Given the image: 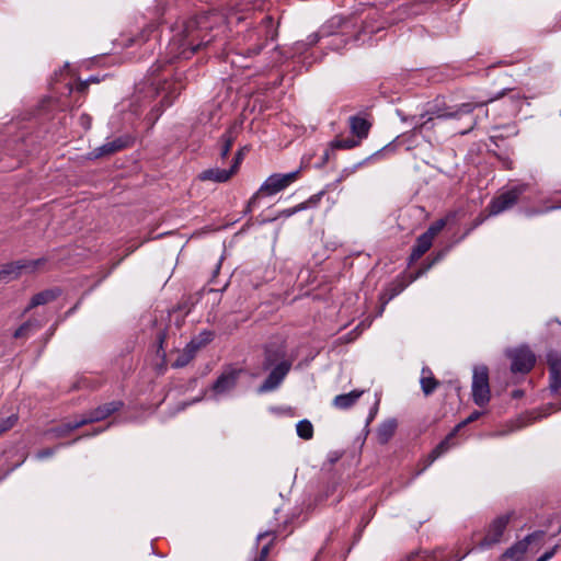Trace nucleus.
<instances>
[{
    "label": "nucleus",
    "mask_w": 561,
    "mask_h": 561,
    "mask_svg": "<svg viewBox=\"0 0 561 561\" xmlns=\"http://www.w3.org/2000/svg\"><path fill=\"white\" fill-rule=\"evenodd\" d=\"M262 367L264 370H272L260 386L259 392H270L278 388L291 368V360L287 358L286 346L283 341L273 342L265 346Z\"/></svg>",
    "instance_id": "obj_1"
},
{
    "label": "nucleus",
    "mask_w": 561,
    "mask_h": 561,
    "mask_svg": "<svg viewBox=\"0 0 561 561\" xmlns=\"http://www.w3.org/2000/svg\"><path fill=\"white\" fill-rule=\"evenodd\" d=\"M507 91H512L511 89H503L500 93H497L494 96L489 98L488 100L483 101H477V102H468L462 103L459 106H457L456 110H450L447 107H439V106H433L431 107L426 114L421 115V126L426 125L430 121H433L435 118L438 119H448V118H458L461 115L470 114L473 112L476 107H480L483 105H486L489 103H492L493 101L504 96Z\"/></svg>",
    "instance_id": "obj_2"
},
{
    "label": "nucleus",
    "mask_w": 561,
    "mask_h": 561,
    "mask_svg": "<svg viewBox=\"0 0 561 561\" xmlns=\"http://www.w3.org/2000/svg\"><path fill=\"white\" fill-rule=\"evenodd\" d=\"M300 171L296 170L289 173H275L270 175L261 185L259 191L250 198L248 207L250 209L257 206L261 196H273L278 192L288 187L291 183L298 180Z\"/></svg>",
    "instance_id": "obj_3"
},
{
    "label": "nucleus",
    "mask_w": 561,
    "mask_h": 561,
    "mask_svg": "<svg viewBox=\"0 0 561 561\" xmlns=\"http://www.w3.org/2000/svg\"><path fill=\"white\" fill-rule=\"evenodd\" d=\"M528 184L520 183L494 197L488 206L489 215L496 216L511 209L517 204L519 197L528 190Z\"/></svg>",
    "instance_id": "obj_4"
},
{
    "label": "nucleus",
    "mask_w": 561,
    "mask_h": 561,
    "mask_svg": "<svg viewBox=\"0 0 561 561\" xmlns=\"http://www.w3.org/2000/svg\"><path fill=\"white\" fill-rule=\"evenodd\" d=\"M491 398L489 369L484 365L476 366L472 376V399L479 407H484Z\"/></svg>",
    "instance_id": "obj_5"
},
{
    "label": "nucleus",
    "mask_w": 561,
    "mask_h": 561,
    "mask_svg": "<svg viewBox=\"0 0 561 561\" xmlns=\"http://www.w3.org/2000/svg\"><path fill=\"white\" fill-rule=\"evenodd\" d=\"M506 355L512 362L511 370L513 373L527 374L533 369L536 363L535 354L527 346L508 350Z\"/></svg>",
    "instance_id": "obj_6"
},
{
    "label": "nucleus",
    "mask_w": 561,
    "mask_h": 561,
    "mask_svg": "<svg viewBox=\"0 0 561 561\" xmlns=\"http://www.w3.org/2000/svg\"><path fill=\"white\" fill-rule=\"evenodd\" d=\"M43 263L44 260L39 259L3 264L0 266V282L8 283L18 278L22 274L33 273Z\"/></svg>",
    "instance_id": "obj_7"
},
{
    "label": "nucleus",
    "mask_w": 561,
    "mask_h": 561,
    "mask_svg": "<svg viewBox=\"0 0 561 561\" xmlns=\"http://www.w3.org/2000/svg\"><path fill=\"white\" fill-rule=\"evenodd\" d=\"M214 339V332L209 330L202 331L198 335L194 336L190 343L184 347L181 355L178 356V368L186 366L196 355V353L205 345L210 343Z\"/></svg>",
    "instance_id": "obj_8"
},
{
    "label": "nucleus",
    "mask_w": 561,
    "mask_h": 561,
    "mask_svg": "<svg viewBox=\"0 0 561 561\" xmlns=\"http://www.w3.org/2000/svg\"><path fill=\"white\" fill-rule=\"evenodd\" d=\"M510 522V515H502L495 518L489 526L486 535L479 542L480 549H488L501 541L504 530Z\"/></svg>",
    "instance_id": "obj_9"
},
{
    "label": "nucleus",
    "mask_w": 561,
    "mask_h": 561,
    "mask_svg": "<svg viewBox=\"0 0 561 561\" xmlns=\"http://www.w3.org/2000/svg\"><path fill=\"white\" fill-rule=\"evenodd\" d=\"M335 24V18H333L328 23L322 25L317 32L310 34L305 42H297L295 44V50L297 53H302L307 48L316 45L320 39L333 36V27Z\"/></svg>",
    "instance_id": "obj_10"
},
{
    "label": "nucleus",
    "mask_w": 561,
    "mask_h": 561,
    "mask_svg": "<svg viewBox=\"0 0 561 561\" xmlns=\"http://www.w3.org/2000/svg\"><path fill=\"white\" fill-rule=\"evenodd\" d=\"M241 369L228 368L215 381L213 391L216 396H222L231 391L238 381Z\"/></svg>",
    "instance_id": "obj_11"
},
{
    "label": "nucleus",
    "mask_w": 561,
    "mask_h": 561,
    "mask_svg": "<svg viewBox=\"0 0 561 561\" xmlns=\"http://www.w3.org/2000/svg\"><path fill=\"white\" fill-rule=\"evenodd\" d=\"M547 363L549 366V389L552 393H557L561 389V355L557 352H549Z\"/></svg>",
    "instance_id": "obj_12"
},
{
    "label": "nucleus",
    "mask_w": 561,
    "mask_h": 561,
    "mask_svg": "<svg viewBox=\"0 0 561 561\" xmlns=\"http://www.w3.org/2000/svg\"><path fill=\"white\" fill-rule=\"evenodd\" d=\"M122 408V402L113 401L105 403L103 405L98 407L96 409L90 411L89 413L80 416L81 421H85V424L100 422L105 420L114 412L118 411Z\"/></svg>",
    "instance_id": "obj_13"
},
{
    "label": "nucleus",
    "mask_w": 561,
    "mask_h": 561,
    "mask_svg": "<svg viewBox=\"0 0 561 561\" xmlns=\"http://www.w3.org/2000/svg\"><path fill=\"white\" fill-rule=\"evenodd\" d=\"M233 170L210 168L199 173L198 179L202 181H211L215 183H225L231 179Z\"/></svg>",
    "instance_id": "obj_14"
},
{
    "label": "nucleus",
    "mask_w": 561,
    "mask_h": 561,
    "mask_svg": "<svg viewBox=\"0 0 561 561\" xmlns=\"http://www.w3.org/2000/svg\"><path fill=\"white\" fill-rule=\"evenodd\" d=\"M127 146V140L124 138H117L112 141H107L106 144L95 148L91 153L90 157L98 159L101 157L110 156L115 153L118 150H122Z\"/></svg>",
    "instance_id": "obj_15"
},
{
    "label": "nucleus",
    "mask_w": 561,
    "mask_h": 561,
    "mask_svg": "<svg viewBox=\"0 0 561 561\" xmlns=\"http://www.w3.org/2000/svg\"><path fill=\"white\" fill-rule=\"evenodd\" d=\"M457 432L455 430L446 436L445 439H443L427 456V458L424 460L423 468L416 473H422L425 469H427L437 458H439L442 455H444L449 448H450V439L454 438Z\"/></svg>",
    "instance_id": "obj_16"
},
{
    "label": "nucleus",
    "mask_w": 561,
    "mask_h": 561,
    "mask_svg": "<svg viewBox=\"0 0 561 561\" xmlns=\"http://www.w3.org/2000/svg\"><path fill=\"white\" fill-rule=\"evenodd\" d=\"M85 425V421H81L80 417H76L73 421H67L61 423L58 426L50 428L47 432V435L53 438L65 437L69 435L72 431Z\"/></svg>",
    "instance_id": "obj_17"
},
{
    "label": "nucleus",
    "mask_w": 561,
    "mask_h": 561,
    "mask_svg": "<svg viewBox=\"0 0 561 561\" xmlns=\"http://www.w3.org/2000/svg\"><path fill=\"white\" fill-rule=\"evenodd\" d=\"M433 240L422 233L417 237L415 244L412 248L409 262L413 263L420 260L432 247Z\"/></svg>",
    "instance_id": "obj_18"
},
{
    "label": "nucleus",
    "mask_w": 561,
    "mask_h": 561,
    "mask_svg": "<svg viewBox=\"0 0 561 561\" xmlns=\"http://www.w3.org/2000/svg\"><path fill=\"white\" fill-rule=\"evenodd\" d=\"M420 383L422 391L426 397L432 394L439 386V381L434 377L428 367L422 368Z\"/></svg>",
    "instance_id": "obj_19"
},
{
    "label": "nucleus",
    "mask_w": 561,
    "mask_h": 561,
    "mask_svg": "<svg viewBox=\"0 0 561 561\" xmlns=\"http://www.w3.org/2000/svg\"><path fill=\"white\" fill-rule=\"evenodd\" d=\"M266 538H270L268 541L262 545L260 551L253 557L251 561H266L270 554L271 547L275 539V534L272 531H265L259 534L256 538L259 543L265 540Z\"/></svg>",
    "instance_id": "obj_20"
},
{
    "label": "nucleus",
    "mask_w": 561,
    "mask_h": 561,
    "mask_svg": "<svg viewBox=\"0 0 561 561\" xmlns=\"http://www.w3.org/2000/svg\"><path fill=\"white\" fill-rule=\"evenodd\" d=\"M363 393V390H353L348 393L339 394L334 398L333 405L341 410L348 409L362 397Z\"/></svg>",
    "instance_id": "obj_21"
},
{
    "label": "nucleus",
    "mask_w": 561,
    "mask_h": 561,
    "mask_svg": "<svg viewBox=\"0 0 561 561\" xmlns=\"http://www.w3.org/2000/svg\"><path fill=\"white\" fill-rule=\"evenodd\" d=\"M547 534L542 530L526 536L523 541L527 542V553H537L545 545Z\"/></svg>",
    "instance_id": "obj_22"
},
{
    "label": "nucleus",
    "mask_w": 561,
    "mask_h": 561,
    "mask_svg": "<svg viewBox=\"0 0 561 561\" xmlns=\"http://www.w3.org/2000/svg\"><path fill=\"white\" fill-rule=\"evenodd\" d=\"M350 127L354 135H356L359 139L366 138L369 129L370 123L360 116H352L350 118Z\"/></svg>",
    "instance_id": "obj_23"
},
{
    "label": "nucleus",
    "mask_w": 561,
    "mask_h": 561,
    "mask_svg": "<svg viewBox=\"0 0 561 561\" xmlns=\"http://www.w3.org/2000/svg\"><path fill=\"white\" fill-rule=\"evenodd\" d=\"M397 428V422L396 420H387L380 426L377 431V437L378 442L380 444H386L390 440V438L393 436Z\"/></svg>",
    "instance_id": "obj_24"
},
{
    "label": "nucleus",
    "mask_w": 561,
    "mask_h": 561,
    "mask_svg": "<svg viewBox=\"0 0 561 561\" xmlns=\"http://www.w3.org/2000/svg\"><path fill=\"white\" fill-rule=\"evenodd\" d=\"M58 295H59V290H57V289H47V290L41 291V293L36 294L35 296H33L27 310L31 308L50 302L54 299H56Z\"/></svg>",
    "instance_id": "obj_25"
},
{
    "label": "nucleus",
    "mask_w": 561,
    "mask_h": 561,
    "mask_svg": "<svg viewBox=\"0 0 561 561\" xmlns=\"http://www.w3.org/2000/svg\"><path fill=\"white\" fill-rule=\"evenodd\" d=\"M525 554H527V542L520 540L507 549L504 557L513 561H520Z\"/></svg>",
    "instance_id": "obj_26"
},
{
    "label": "nucleus",
    "mask_w": 561,
    "mask_h": 561,
    "mask_svg": "<svg viewBox=\"0 0 561 561\" xmlns=\"http://www.w3.org/2000/svg\"><path fill=\"white\" fill-rule=\"evenodd\" d=\"M152 84L159 85L157 88V94H163L162 101L167 100L168 101V105H171L172 102H173L172 95H171V93H172V91H171L172 90V83L167 82L165 78H163V82H162V78L157 77L154 79V81L152 82Z\"/></svg>",
    "instance_id": "obj_27"
},
{
    "label": "nucleus",
    "mask_w": 561,
    "mask_h": 561,
    "mask_svg": "<svg viewBox=\"0 0 561 561\" xmlns=\"http://www.w3.org/2000/svg\"><path fill=\"white\" fill-rule=\"evenodd\" d=\"M297 435L306 440L313 437V425L308 420H301L296 425Z\"/></svg>",
    "instance_id": "obj_28"
},
{
    "label": "nucleus",
    "mask_w": 561,
    "mask_h": 561,
    "mask_svg": "<svg viewBox=\"0 0 561 561\" xmlns=\"http://www.w3.org/2000/svg\"><path fill=\"white\" fill-rule=\"evenodd\" d=\"M221 140H222V146H221V150H220V158L226 159L228 157V154L233 146V141H234L232 131L231 130L226 131L221 136Z\"/></svg>",
    "instance_id": "obj_29"
},
{
    "label": "nucleus",
    "mask_w": 561,
    "mask_h": 561,
    "mask_svg": "<svg viewBox=\"0 0 561 561\" xmlns=\"http://www.w3.org/2000/svg\"><path fill=\"white\" fill-rule=\"evenodd\" d=\"M447 218H440L436 221H434L425 232H423L425 236H427L431 240L434 241V238L445 228L447 225Z\"/></svg>",
    "instance_id": "obj_30"
},
{
    "label": "nucleus",
    "mask_w": 561,
    "mask_h": 561,
    "mask_svg": "<svg viewBox=\"0 0 561 561\" xmlns=\"http://www.w3.org/2000/svg\"><path fill=\"white\" fill-rule=\"evenodd\" d=\"M405 288V284L403 282H396L390 284V286L387 288L385 296H387L386 302L393 299L396 296H398L400 293H402Z\"/></svg>",
    "instance_id": "obj_31"
},
{
    "label": "nucleus",
    "mask_w": 561,
    "mask_h": 561,
    "mask_svg": "<svg viewBox=\"0 0 561 561\" xmlns=\"http://www.w3.org/2000/svg\"><path fill=\"white\" fill-rule=\"evenodd\" d=\"M358 145L357 140H354L352 138L347 139H336L332 141L331 146L334 149H351Z\"/></svg>",
    "instance_id": "obj_32"
},
{
    "label": "nucleus",
    "mask_w": 561,
    "mask_h": 561,
    "mask_svg": "<svg viewBox=\"0 0 561 561\" xmlns=\"http://www.w3.org/2000/svg\"><path fill=\"white\" fill-rule=\"evenodd\" d=\"M335 23L336 24L333 27L334 31L340 26L341 20L335 19ZM345 45H346V39L343 36H336V34L334 33L333 38L331 41L332 49H340L341 47H343Z\"/></svg>",
    "instance_id": "obj_33"
},
{
    "label": "nucleus",
    "mask_w": 561,
    "mask_h": 561,
    "mask_svg": "<svg viewBox=\"0 0 561 561\" xmlns=\"http://www.w3.org/2000/svg\"><path fill=\"white\" fill-rule=\"evenodd\" d=\"M16 421L18 416L15 414H12L5 419H0V435L12 428Z\"/></svg>",
    "instance_id": "obj_34"
},
{
    "label": "nucleus",
    "mask_w": 561,
    "mask_h": 561,
    "mask_svg": "<svg viewBox=\"0 0 561 561\" xmlns=\"http://www.w3.org/2000/svg\"><path fill=\"white\" fill-rule=\"evenodd\" d=\"M307 208H308V203H300L294 207L282 210L279 213V217L288 218V217L295 215L296 213L305 210Z\"/></svg>",
    "instance_id": "obj_35"
},
{
    "label": "nucleus",
    "mask_w": 561,
    "mask_h": 561,
    "mask_svg": "<svg viewBox=\"0 0 561 561\" xmlns=\"http://www.w3.org/2000/svg\"><path fill=\"white\" fill-rule=\"evenodd\" d=\"M397 149V145L394 144V141L386 145L383 148H381L380 150H378L377 152H375L371 158H378V157H386L388 154H391L396 151Z\"/></svg>",
    "instance_id": "obj_36"
},
{
    "label": "nucleus",
    "mask_w": 561,
    "mask_h": 561,
    "mask_svg": "<svg viewBox=\"0 0 561 561\" xmlns=\"http://www.w3.org/2000/svg\"><path fill=\"white\" fill-rule=\"evenodd\" d=\"M440 259V255L437 254L435 259H433L431 262L425 264L422 268H420L413 276L412 282L424 275L438 260Z\"/></svg>",
    "instance_id": "obj_37"
},
{
    "label": "nucleus",
    "mask_w": 561,
    "mask_h": 561,
    "mask_svg": "<svg viewBox=\"0 0 561 561\" xmlns=\"http://www.w3.org/2000/svg\"><path fill=\"white\" fill-rule=\"evenodd\" d=\"M482 415L479 411H473L466 420H463L461 423H459L454 430L455 432H458L461 427L477 421Z\"/></svg>",
    "instance_id": "obj_38"
},
{
    "label": "nucleus",
    "mask_w": 561,
    "mask_h": 561,
    "mask_svg": "<svg viewBox=\"0 0 561 561\" xmlns=\"http://www.w3.org/2000/svg\"><path fill=\"white\" fill-rule=\"evenodd\" d=\"M33 327V324L31 322H26L24 323L23 325H21L15 332H14V337L15 339H21V337H24L27 335V332L30 331V329Z\"/></svg>",
    "instance_id": "obj_39"
},
{
    "label": "nucleus",
    "mask_w": 561,
    "mask_h": 561,
    "mask_svg": "<svg viewBox=\"0 0 561 561\" xmlns=\"http://www.w3.org/2000/svg\"><path fill=\"white\" fill-rule=\"evenodd\" d=\"M164 339H165V334H163V333H159L158 334L159 348L157 351V356L159 358H161L162 362L165 358V352H164V348H163Z\"/></svg>",
    "instance_id": "obj_40"
},
{
    "label": "nucleus",
    "mask_w": 561,
    "mask_h": 561,
    "mask_svg": "<svg viewBox=\"0 0 561 561\" xmlns=\"http://www.w3.org/2000/svg\"><path fill=\"white\" fill-rule=\"evenodd\" d=\"M263 44H256L254 45L253 47H249L244 50V54L248 56V57H253V56H256L261 53V50L263 49Z\"/></svg>",
    "instance_id": "obj_41"
},
{
    "label": "nucleus",
    "mask_w": 561,
    "mask_h": 561,
    "mask_svg": "<svg viewBox=\"0 0 561 561\" xmlns=\"http://www.w3.org/2000/svg\"><path fill=\"white\" fill-rule=\"evenodd\" d=\"M242 159H243L242 152L238 151L233 158L232 164L229 168L230 170H233V174H236L238 172L239 165H240Z\"/></svg>",
    "instance_id": "obj_42"
},
{
    "label": "nucleus",
    "mask_w": 561,
    "mask_h": 561,
    "mask_svg": "<svg viewBox=\"0 0 561 561\" xmlns=\"http://www.w3.org/2000/svg\"><path fill=\"white\" fill-rule=\"evenodd\" d=\"M558 548H559V546L556 545L553 548H551L550 550L546 551L541 557H539L537 559V561H548V560H550L557 553Z\"/></svg>",
    "instance_id": "obj_43"
},
{
    "label": "nucleus",
    "mask_w": 561,
    "mask_h": 561,
    "mask_svg": "<svg viewBox=\"0 0 561 561\" xmlns=\"http://www.w3.org/2000/svg\"><path fill=\"white\" fill-rule=\"evenodd\" d=\"M56 448H45V449H42L39 450L37 454H36V458L37 459H45L47 457H50L51 455H54Z\"/></svg>",
    "instance_id": "obj_44"
},
{
    "label": "nucleus",
    "mask_w": 561,
    "mask_h": 561,
    "mask_svg": "<svg viewBox=\"0 0 561 561\" xmlns=\"http://www.w3.org/2000/svg\"><path fill=\"white\" fill-rule=\"evenodd\" d=\"M89 82H99V80L95 77H91L88 81L79 82L77 85V90L79 92H84Z\"/></svg>",
    "instance_id": "obj_45"
},
{
    "label": "nucleus",
    "mask_w": 561,
    "mask_h": 561,
    "mask_svg": "<svg viewBox=\"0 0 561 561\" xmlns=\"http://www.w3.org/2000/svg\"><path fill=\"white\" fill-rule=\"evenodd\" d=\"M322 194L323 193L312 195L308 201H306L305 203H308V208L316 206L320 202Z\"/></svg>",
    "instance_id": "obj_46"
},
{
    "label": "nucleus",
    "mask_w": 561,
    "mask_h": 561,
    "mask_svg": "<svg viewBox=\"0 0 561 561\" xmlns=\"http://www.w3.org/2000/svg\"><path fill=\"white\" fill-rule=\"evenodd\" d=\"M80 122H81V125L84 127V128H90V125H91V117L89 115H81L80 117Z\"/></svg>",
    "instance_id": "obj_47"
},
{
    "label": "nucleus",
    "mask_w": 561,
    "mask_h": 561,
    "mask_svg": "<svg viewBox=\"0 0 561 561\" xmlns=\"http://www.w3.org/2000/svg\"><path fill=\"white\" fill-rule=\"evenodd\" d=\"M353 334H354V332H351V333H348L347 335L343 336L342 339L344 340V342H347V343H348V342H352V341H354V340L357 337V335H358V334H355V335H353Z\"/></svg>",
    "instance_id": "obj_48"
},
{
    "label": "nucleus",
    "mask_w": 561,
    "mask_h": 561,
    "mask_svg": "<svg viewBox=\"0 0 561 561\" xmlns=\"http://www.w3.org/2000/svg\"><path fill=\"white\" fill-rule=\"evenodd\" d=\"M523 396V391L522 390H514L513 391V398H520Z\"/></svg>",
    "instance_id": "obj_49"
},
{
    "label": "nucleus",
    "mask_w": 561,
    "mask_h": 561,
    "mask_svg": "<svg viewBox=\"0 0 561 561\" xmlns=\"http://www.w3.org/2000/svg\"><path fill=\"white\" fill-rule=\"evenodd\" d=\"M80 383H82L81 387H89L90 386L87 378H83L82 380H80Z\"/></svg>",
    "instance_id": "obj_50"
},
{
    "label": "nucleus",
    "mask_w": 561,
    "mask_h": 561,
    "mask_svg": "<svg viewBox=\"0 0 561 561\" xmlns=\"http://www.w3.org/2000/svg\"><path fill=\"white\" fill-rule=\"evenodd\" d=\"M328 159H329V151L325 150L324 156H323V162H325Z\"/></svg>",
    "instance_id": "obj_51"
},
{
    "label": "nucleus",
    "mask_w": 561,
    "mask_h": 561,
    "mask_svg": "<svg viewBox=\"0 0 561 561\" xmlns=\"http://www.w3.org/2000/svg\"><path fill=\"white\" fill-rule=\"evenodd\" d=\"M164 72H168L170 76H172L173 75V69L172 68L165 69Z\"/></svg>",
    "instance_id": "obj_52"
},
{
    "label": "nucleus",
    "mask_w": 561,
    "mask_h": 561,
    "mask_svg": "<svg viewBox=\"0 0 561 561\" xmlns=\"http://www.w3.org/2000/svg\"><path fill=\"white\" fill-rule=\"evenodd\" d=\"M272 19L270 16L264 18V22L271 23Z\"/></svg>",
    "instance_id": "obj_53"
},
{
    "label": "nucleus",
    "mask_w": 561,
    "mask_h": 561,
    "mask_svg": "<svg viewBox=\"0 0 561 561\" xmlns=\"http://www.w3.org/2000/svg\"><path fill=\"white\" fill-rule=\"evenodd\" d=\"M512 100H518V95H511Z\"/></svg>",
    "instance_id": "obj_54"
},
{
    "label": "nucleus",
    "mask_w": 561,
    "mask_h": 561,
    "mask_svg": "<svg viewBox=\"0 0 561 561\" xmlns=\"http://www.w3.org/2000/svg\"><path fill=\"white\" fill-rule=\"evenodd\" d=\"M102 431H103V428H99L96 432L93 433V435L101 433Z\"/></svg>",
    "instance_id": "obj_55"
},
{
    "label": "nucleus",
    "mask_w": 561,
    "mask_h": 561,
    "mask_svg": "<svg viewBox=\"0 0 561 561\" xmlns=\"http://www.w3.org/2000/svg\"><path fill=\"white\" fill-rule=\"evenodd\" d=\"M557 411L561 410V403L556 408Z\"/></svg>",
    "instance_id": "obj_56"
},
{
    "label": "nucleus",
    "mask_w": 561,
    "mask_h": 561,
    "mask_svg": "<svg viewBox=\"0 0 561 561\" xmlns=\"http://www.w3.org/2000/svg\"><path fill=\"white\" fill-rule=\"evenodd\" d=\"M557 411L561 410V403L556 408Z\"/></svg>",
    "instance_id": "obj_57"
},
{
    "label": "nucleus",
    "mask_w": 561,
    "mask_h": 561,
    "mask_svg": "<svg viewBox=\"0 0 561 561\" xmlns=\"http://www.w3.org/2000/svg\"><path fill=\"white\" fill-rule=\"evenodd\" d=\"M557 411L561 410V403L556 408Z\"/></svg>",
    "instance_id": "obj_58"
},
{
    "label": "nucleus",
    "mask_w": 561,
    "mask_h": 561,
    "mask_svg": "<svg viewBox=\"0 0 561 561\" xmlns=\"http://www.w3.org/2000/svg\"><path fill=\"white\" fill-rule=\"evenodd\" d=\"M176 84H178V90L180 89V80L178 79L176 81Z\"/></svg>",
    "instance_id": "obj_59"
},
{
    "label": "nucleus",
    "mask_w": 561,
    "mask_h": 561,
    "mask_svg": "<svg viewBox=\"0 0 561 561\" xmlns=\"http://www.w3.org/2000/svg\"><path fill=\"white\" fill-rule=\"evenodd\" d=\"M176 49H178V50L180 49V46H179V45L176 46ZM179 55H180V53L178 51V56H179Z\"/></svg>",
    "instance_id": "obj_60"
}]
</instances>
